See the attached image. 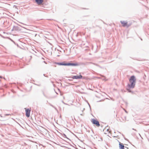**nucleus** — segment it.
Instances as JSON below:
<instances>
[{
    "mask_svg": "<svg viewBox=\"0 0 149 149\" xmlns=\"http://www.w3.org/2000/svg\"><path fill=\"white\" fill-rule=\"evenodd\" d=\"M136 79L134 75L132 76L130 79L129 81L130 84H128L127 90L130 92H131V91L130 89L134 88L136 84Z\"/></svg>",
    "mask_w": 149,
    "mask_h": 149,
    "instance_id": "1",
    "label": "nucleus"
},
{
    "mask_svg": "<svg viewBox=\"0 0 149 149\" xmlns=\"http://www.w3.org/2000/svg\"><path fill=\"white\" fill-rule=\"evenodd\" d=\"M92 122L93 124L96 125L97 126L99 127L100 125L99 121L94 119H92Z\"/></svg>",
    "mask_w": 149,
    "mask_h": 149,
    "instance_id": "2",
    "label": "nucleus"
},
{
    "mask_svg": "<svg viewBox=\"0 0 149 149\" xmlns=\"http://www.w3.org/2000/svg\"><path fill=\"white\" fill-rule=\"evenodd\" d=\"M82 77V76L81 75H80L79 76L76 75L74 76L71 77V78L73 79H81Z\"/></svg>",
    "mask_w": 149,
    "mask_h": 149,
    "instance_id": "3",
    "label": "nucleus"
},
{
    "mask_svg": "<svg viewBox=\"0 0 149 149\" xmlns=\"http://www.w3.org/2000/svg\"><path fill=\"white\" fill-rule=\"evenodd\" d=\"M26 115L27 117H29L30 116V112L31 110L29 109H26Z\"/></svg>",
    "mask_w": 149,
    "mask_h": 149,
    "instance_id": "4",
    "label": "nucleus"
},
{
    "mask_svg": "<svg viewBox=\"0 0 149 149\" xmlns=\"http://www.w3.org/2000/svg\"><path fill=\"white\" fill-rule=\"evenodd\" d=\"M88 63H89V62H86V63H83V62H80V63H76V64L77 65L76 66H79L80 65H87Z\"/></svg>",
    "mask_w": 149,
    "mask_h": 149,
    "instance_id": "5",
    "label": "nucleus"
},
{
    "mask_svg": "<svg viewBox=\"0 0 149 149\" xmlns=\"http://www.w3.org/2000/svg\"><path fill=\"white\" fill-rule=\"evenodd\" d=\"M20 29L19 27L18 26H13V29H12V31H20Z\"/></svg>",
    "mask_w": 149,
    "mask_h": 149,
    "instance_id": "6",
    "label": "nucleus"
},
{
    "mask_svg": "<svg viewBox=\"0 0 149 149\" xmlns=\"http://www.w3.org/2000/svg\"><path fill=\"white\" fill-rule=\"evenodd\" d=\"M65 66H76L77 65L75 63H65Z\"/></svg>",
    "mask_w": 149,
    "mask_h": 149,
    "instance_id": "7",
    "label": "nucleus"
},
{
    "mask_svg": "<svg viewBox=\"0 0 149 149\" xmlns=\"http://www.w3.org/2000/svg\"><path fill=\"white\" fill-rule=\"evenodd\" d=\"M119 149H124V146L122 143L119 142Z\"/></svg>",
    "mask_w": 149,
    "mask_h": 149,
    "instance_id": "8",
    "label": "nucleus"
},
{
    "mask_svg": "<svg viewBox=\"0 0 149 149\" xmlns=\"http://www.w3.org/2000/svg\"><path fill=\"white\" fill-rule=\"evenodd\" d=\"M55 63L59 65H64L65 66V62H63L61 63Z\"/></svg>",
    "mask_w": 149,
    "mask_h": 149,
    "instance_id": "9",
    "label": "nucleus"
},
{
    "mask_svg": "<svg viewBox=\"0 0 149 149\" xmlns=\"http://www.w3.org/2000/svg\"><path fill=\"white\" fill-rule=\"evenodd\" d=\"M120 23H121V24H122V26L123 27H125L126 26H127V22H125L123 21H120Z\"/></svg>",
    "mask_w": 149,
    "mask_h": 149,
    "instance_id": "10",
    "label": "nucleus"
},
{
    "mask_svg": "<svg viewBox=\"0 0 149 149\" xmlns=\"http://www.w3.org/2000/svg\"><path fill=\"white\" fill-rule=\"evenodd\" d=\"M36 2L38 4H41L43 1V0H35Z\"/></svg>",
    "mask_w": 149,
    "mask_h": 149,
    "instance_id": "11",
    "label": "nucleus"
},
{
    "mask_svg": "<svg viewBox=\"0 0 149 149\" xmlns=\"http://www.w3.org/2000/svg\"><path fill=\"white\" fill-rule=\"evenodd\" d=\"M89 63H91V64H93V65H96V66H98V67H100V68H101V67H100L99 65H97V64H96V63H92V62H89Z\"/></svg>",
    "mask_w": 149,
    "mask_h": 149,
    "instance_id": "12",
    "label": "nucleus"
},
{
    "mask_svg": "<svg viewBox=\"0 0 149 149\" xmlns=\"http://www.w3.org/2000/svg\"><path fill=\"white\" fill-rule=\"evenodd\" d=\"M107 131L109 133H111V131L109 129H107Z\"/></svg>",
    "mask_w": 149,
    "mask_h": 149,
    "instance_id": "13",
    "label": "nucleus"
},
{
    "mask_svg": "<svg viewBox=\"0 0 149 149\" xmlns=\"http://www.w3.org/2000/svg\"><path fill=\"white\" fill-rule=\"evenodd\" d=\"M63 137L68 139V138L67 137L66 135L64 134H63Z\"/></svg>",
    "mask_w": 149,
    "mask_h": 149,
    "instance_id": "14",
    "label": "nucleus"
},
{
    "mask_svg": "<svg viewBox=\"0 0 149 149\" xmlns=\"http://www.w3.org/2000/svg\"><path fill=\"white\" fill-rule=\"evenodd\" d=\"M50 106H51L52 107H54V108L56 109V108L54 107V106H53L51 104H50Z\"/></svg>",
    "mask_w": 149,
    "mask_h": 149,
    "instance_id": "15",
    "label": "nucleus"
},
{
    "mask_svg": "<svg viewBox=\"0 0 149 149\" xmlns=\"http://www.w3.org/2000/svg\"><path fill=\"white\" fill-rule=\"evenodd\" d=\"M0 78H2V76H0Z\"/></svg>",
    "mask_w": 149,
    "mask_h": 149,
    "instance_id": "16",
    "label": "nucleus"
},
{
    "mask_svg": "<svg viewBox=\"0 0 149 149\" xmlns=\"http://www.w3.org/2000/svg\"><path fill=\"white\" fill-rule=\"evenodd\" d=\"M43 75H44V76H45V77H46V76H45V74H43Z\"/></svg>",
    "mask_w": 149,
    "mask_h": 149,
    "instance_id": "17",
    "label": "nucleus"
},
{
    "mask_svg": "<svg viewBox=\"0 0 149 149\" xmlns=\"http://www.w3.org/2000/svg\"><path fill=\"white\" fill-rule=\"evenodd\" d=\"M88 105H89V106L90 107H90V105L89 104V103H88Z\"/></svg>",
    "mask_w": 149,
    "mask_h": 149,
    "instance_id": "18",
    "label": "nucleus"
},
{
    "mask_svg": "<svg viewBox=\"0 0 149 149\" xmlns=\"http://www.w3.org/2000/svg\"><path fill=\"white\" fill-rule=\"evenodd\" d=\"M128 148H127V149H128Z\"/></svg>",
    "mask_w": 149,
    "mask_h": 149,
    "instance_id": "19",
    "label": "nucleus"
}]
</instances>
